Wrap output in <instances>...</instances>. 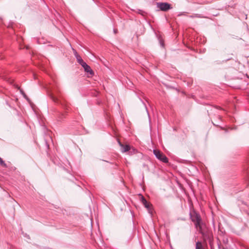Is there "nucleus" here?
Wrapping results in <instances>:
<instances>
[{"label":"nucleus","instance_id":"nucleus-6","mask_svg":"<svg viewBox=\"0 0 249 249\" xmlns=\"http://www.w3.org/2000/svg\"><path fill=\"white\" fill-rule=\"evenodd\" d=\"M82 67L84 69L86 72L89 73L90 74H93V71L91 69L90 67L87 64L86 62L83 63L81 65Z\"/></svg>","mask_w":249,"mask_h":249},{"label":"nucleus","instance_id":"nucleus-9","mask_svg":"<svg viewBox=\"0 0 249 249\" xmlns=\"http://www.w3.org/2000/svg\"><path fill=\"white\" fill-rule=\"evenodd\" d=\"M196 249H203L201 242L198 241L196 243Z\"/></svg>","mask_w":249,"mask_h":249},{"label":"nucleus","instance_id":"nucleus-14","mask_svg":"<svg viewBox=\"0 0 249 249\" xmlns=\"http://www.w3.org/2000/svg\"><path fill=\"white\" fill-rule=\"evenodd\" d=\"M161 45H162V46H163V43H161Z\"/></svg>","mask_w":249,"mask_h":249},{"label":"nucleus","instance_id":"nucleus-12","mask_svg":"<svg viewBox=\"0 0 249 249\" xmlns=\"http://www.w3.org/2000/svg\"><path fill=\"white\" fill-rule=\"evenodd\" d=\"M218 249H220V246H219V245H218Z\"/></svg>","mask_w":249,"mask_h":249},{"label":"nucleus","instance_id":"nucleus-15","mask_svg":"<svg viewBox=\"0 0 249 249\" xmlns=\"http://www.w3.org/2000/svg\"><path fill=\"white\" fill-rule=\"evenodd\" d=\"M140 13H141V12H142V10H140Z\"/></svg>","mask_w":249,"mask_h":249},{"label":"nucleus","instance_id":"nucleus-4","mask_svg":"<svg viewBox=\"0 0 249 249\" xmlns=\"http://www.w3.org/2000/svg\"><path fill=\"white\" fill-rule=\"evenodd\" d=\"M192 221L195 222V226L196 227H199L200 229L203 227L201 224V218L199 214H195V215L192 217Z\"/></svg>","mask_w":249,"mask_h":249},{"label":"nucleus","instance_id":"nucleus-16","mask_svg":"<svg viewBox=\"0 0 249 249\" xmlns=\"http://www.w3.org/2000/svg\"><path fill=\"white\" fill-rule=\"evenodd\" d=\"M52 98L53 99V100L54 101H55V99H54V98H53V97H52Z\"/></svg>","mask_w":249,"mask_h":249},{"label":"nucleus","instance_id":"nucleus-1","mask_svg":"<svg viewBox=\"0 0 249 249\" xmlns=\"http://www.w3.org/2000/svg\"><path fill=\"white\" fill-rule=\"evenodd\" d=\"M200 232L202 234L203 238L205 240H208L211 249H213V235L212 231L208 229V228H203V227L199 229Z\"/></svg>","mask_w":249,"mask_h":249},{"label":"nucleus","instance_id":"nucleus-3","mask_svg":"<svg viewBox=\"0 0 249 249\" xmlns=\"http://www.w3.org/2000/svg\"><path fill=\"white\" fill-rule=\"evenodd\" d=\"M157 7L160 10L166 11L172 8L171 5L166 2H157Z\"/></svg>","mask_w":249,"mask_h":249},{"label":"nucleus","instance_id":"nucleus-11","mask_svg":"<svg viewBox=\"0 0 249 249\" xmlns=\"http://www.w3.org/2000/svg\"><path fill=\"white\" fill-rule=\"evenodd\" d=\"M248 185L249 186V178H248Z\"/></svg>","mask_w":249,"mask_h":249},{"label":"nucleus","instance_id":"nucleus-5","mask_svg":"<svg viewBox=\"0 0 249 249\" xmlns=\"http://www.w3.org/2000/svg\"><path fill=\"white\" fill-rule=\"evenodd\" d=\"M118 143L121 147V150L122 152L124 153L128 151L131 149V147L130 146V145L127 144L124 145L123 144H122L120 141H118Z\"/></svg>","mask_w":249,"mask_h":249},{"label":"nucleus","instance_id":"nucleus-2","mask_svg":"<svg viewBox=\"0 0 249 249\" xmlns=\"http://www.w3.org/2000/svg\"><path fill=\"white\" fill-rule=\"evenodd\" d=\"M153 153L158 160L164 163H167L168 162V158L160 151L155 149L153 150Z\"/></svg>","mask_w":249,"mask_h":249},{"label":"nucleus","instance_id":"nucleus-10","mask_svg":"<svg viewBox=\"0 0 249 249\" xmlns=\"http://www.w3.org/2000/svg\"><path fill=\"white\" fill-rule=\"evenodd\" d=\"M0 165L3 167H7L6 164L4 162V161L2 160V159L0 157Z\"/></svg>","mask_w":249,"mask_h":249},{"label":"nucleus","instance_id":"nucleus-7","mask_svg":"<svg viewBox=\"0 0 249 249\" xmlns=\"http://www.w3.org/2000/svg\"><path fill=\"white\" fill-rule=\"evenodd\" d=\"M140 196H141V201H142V203L143 204V205L145 206V208H146L147 209H149L150 206H149V204L147 202L145 198L142 195H140Z\"/></svg>","mask_w":249,"mask_h":249},{"label":"nucleus","instance_id":"nucleus-8","mask_svg":"<svg viewBox=\"0 0 249 249\" xmlns=\"http://www.w3.org/2000/svg\"><path fill=\"white\" fill-rule=\"evenodd\" d=\"M74 55L75 57L76 58L77 62L80 64L81 65L83 64V63L84 62L83 60L82 59L81 57L77 53L74 51Z\"/></svg>","mask_w":249,"mask_h":249},{"label":"nucleus","instance_id":"nucleus-13","mask_svg":"<svg viewBox=\"0 0 249 249\" xmlns=\"http://www.w3.org/2000/svg\"><path fill=\"white\" fill-rule=\"evenodd\" d=\"M133 150L134 151V152L135 151V149H134V148H132Z\"/></svg>","mask_w":249,"mask_h":249}]
</instances>
